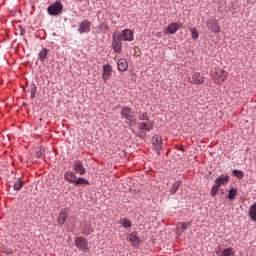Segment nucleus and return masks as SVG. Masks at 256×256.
Instances as JSON below:
<instances>
[{
    "label": "nucleus",
    "mask_w": 256,
    "mask_h": 256,
    "mask_svg": "<svg viewBox=\"0 0 256 256\" xmlns=\"http://www.w3.org/2000/svg\"><path fill=\"white\" fill-rule=\"evenodd\" d=\"M113 74V67L111 65L106 64L103 66V71H102V79L104 83H107L109 79H111V75Z\"/></svg>",
    "instance_id": "8"
},
{
    "label": "nucleus",
    "mask_w": 256,
    "mask_h": 256,
    "mask_svg": "<svg viewBox=\"0 0 256 256\" xmlns=\"http://www.w3.org/2000/svg\"><path fill=\"white\" fill-rule=\"evenodd\" d=\"M181 186V183H179V182H175L173 185H172V187H171V193L173 194V195H175V193H177V191H179V187Z\"/></svg>",
    "instance_id": "29"
},
{
    "label": "nucleus",
    "mask_w": 256,
    "mask_h": 256,
    "mask_svg": "<svg viewBox=\"0 0 256 256\" xmlns=\"http://www.w3.org/2000/svg\"><path fill=\"white\" fill-rule=\"evenodd\" d=\"M128 68L129 64L126 59L122 58L118 61V71H127Z\"/></svg>",
    "instance_id": "19"
},
{
    "label": "nucleus",
    "mask_w": 256,
    "mask_h": 256,
    "mask_svg": "<svg viewBox=\"0 0 256 256\" xmlns=\"http://www.w3.org/2000/svg\"><path fill=\"white\" fill-rule=\"evenodd\" d=\"M47 55H49V50L47 48H43L39 53H38V59L41 61V63L45 62V59H47Z\"/></svg>",
    "instance_id": "21"
},
{
    "label": "nucleus",
    "mask_w": 256,
    "mask_h": 256,
    "mask_svg": "<svg viewBox=\"0 0 256 256\" xmlns=\"http://www.w3.org/2000/svg\"><path fill=\"white\" fill-rule=\"evenodd\" d=\"M210 193H211V196H212V197H216V196H217V193H219V187L216 186V184H215V185L212 187Z\"/></svg>",
    "instance_id": "33"
},
{
    "label": "nucleus",
    "mask_w": 256,
    "mask_h": 256,
    "mask_svg": "<svg viewBox=\"0 0 256 256\" xmlns=\"http://www.w3.org/2000/svg\"><path fill=\"white\" fill-rule=\"evenodd\" d=\"M73 185H89V181L84 178H78L77 180H74Z\"/></svg>",
    "instance_id": "26"
},
{
    "label": "nucleus",
    "mask_w": 256,
    "mask_h": 256,
    "mask_svg": "<svg viewBox=\"0 0 256 256\" xmlns=\"http://www.w3.org/2000/svg\"><path fill=\"white\" fill-rule=\"evenodd\" d=\"M41 155H43V153H41V151L36 152L35 157H37V159H39V157H41Z\"/></svg>",
    "instance_id": "35"
},
{
    "label": "nucleus",
    "mask_w": 256,
    "mask_h": 256,
    "mask_svg": "<svg viewBox=\"0 0 256 256\" xmlns=\"http://www.w3.org/2000/svg\"><path fill=\"white\" fill-rule=\"evenodd\" d=\"M123 40L121 36H114L113 37V49L115 53H121V49L123 48Z\"/></svg>",
    "instance_id": "11"
},
{
    "label": "nucleus",
    "mask_w": 256,
    "mask_h": 256,
    "mask_svg": "<svg viewBox=\"0 0 256 256\" xmlns=\"http://www.w3.org/2000/svg\"><path fill=\"white\" fill-rule=\"evenodd\" d=\"M76 247H78V249H80L81 251H89L88 247V243H87V239L83 238V237H79L76 239Z\"/></svg>",
    "instance_id": "14"
},
{
    "label": "nucleus",
    "mask_w": 256,
    "mask_h": 256,
    "mask_svg": "<svg viewBox=\"0 0 256 256\" xmlns=\"http://www.w3.org/2000/svg\"><path fill=\"white\" fill-rule=\"evenodd\" d=\"M22 187H23V181H21V179H17L16 182L14 183V190L21 191Z\"/></svg>",
    "instance_id": "28"
},
{
    "label": "nucleus",
    "mask_w": 256,
    "mask_h": 256,
    "mask_svg": "<svg viewBox=\"0 0 256 256\" xmlns=\"http://www.w3.org/2000/svg\"><path fill=\"white\" fill-rule=\"evenodd\" d=\"M127 241L131 243L132 247H139V244L141 243V240L139 239L137 232L130 233L127 237Z\"/></svg>",
    "instance_id": "10"
},
{
    "label": "nucleus",
    "mask_w": 256,
    "mask_h": 256,
    "mask_svg": "<svg viewBox=\"0 0 256 256\" xmlns=\"http://www.w3.org/2000/svg\"><path fill=\"white\" fill-rule=\"evenodd\" d=\"M220 256H235V250L231 247H228L220 253Z\"/></svg>",
    "instance_id": "23"
},
{
    "label": "nucleus",
    "mask_w": 256,
    "mask_h": 256,
    "mask_svg": "<svg viewBox=\"0 0 256 256\" xmlns=\"http://www.w3.org/2000/svg\"><path fill=\"white\" fill-rule=\"evenodd\" d=\"M229 183V176L221 175L215 180V185L219 188L221 185H227Z\"/></svg>",
    "instance_id": "18"
},
{
    "label": "nucleus",
    "mask_w": 256,
    "mask_h": 256,
    "mask_svg": "<svg viewBox=\"0 0 256 256\" xmlns=\"http://www.w3.org/2000/svg\"><path fill=\"white\" fill-rule=\"evenodd\" d=\"M121 116L122 119L126 120V123L129 125V127H133V125H135V123H137V118L135 117V112L133 111V109L124 106L121 109Z\"/></svg>",
    "instance_id": "1"
},
{
    "label": "nucleus",
    "mask_w": 256,
    "mask_h": 256,
    "mask_svg": "<svg viewBox=\"0 0 256 256\" xmlns=\"http://www.w3.org/2000/svg\"><path fill=\"white\" fill-rule=\"evenodd\" d=\"M78 32L80 35L83 33H91V22L89 20H83L78 24Z\"/></svg>",
    "instance_id": "6"
},
{
    "label": "nucleus",
    "mask_w": 256,
    "mask_h": 256,
    "mask_svg": "<svg viewBox=\"0 0 256 256\" xmlns=\"http://www.w3.org/2000/svg\"><path fill=\"white\" fill-rule=\"evenodd\" d=\"M65 181H68V183H75V179H77V175L73 171H67L64 174Z\"/></svg>",
    "instance_id": "17"
},
{
    "label": "nucleus",
    "mask_w": 256,
    "mask_h": 256,
    "mask_svg": "<svg viewBox=\"0 0 256 256\" xmlns=\"http://www.w3.org/2000/svg\"><path fill=\"white\" fill-rule=\"evenodd\" d=\"M152 144L154 149L157 151V155H161V150L163 149V141L161 136L155 135L152 137Z\"/></svg>",
    "instance_id": "7"
},
{
    "label": "nucleus",
    "mask_w": 256,
    "mask_h": 256,
    "mask_svg": "<svg viewBox=\"0 0 256 256\" xmlns=\"http://www.w3.org/2000/svg\"><path fill=\"white\" fill-rule=\"evenodd\" d=\"M140 121H148L149 119L147 118V113H143L139 116Z\"/></svg>",
    "instance_id": "34"
},
{
    "label": "nucleus",
    "mask_w": 256,
    "mask_h": 256,
    "mask_svg": "<svg viewBox=\"0 0 256 256\" xmlns=\"http://www.w3.org/2000/svg\"><path fill=\"white\" fill-rule=\"evenodd\" d=\"M206 25L208 29H210V31H212L213 33H221V26L219 25V20L213 18L209 19L206 22Z\"/></svg>",
    "instance_id": "4"
},
{
    "label": "nucleus",
    "mask_w": 256,
    "mask_h": 256,
    "mask_svg": "<svg viewBox=\"0 0 256 256\" xmlns=\"http://www.w3.org/2000/svg\"><path fill=\"white\" fill-rule=\"evenodd\" d=\"M190 83L193 85H203L205 83V78L199 72L192 73V79Z\"/></svg>",
    "instance_id": "9"
},
{
    "label": "nucleus",
    "mask_w": 256,
    "mask_h": 256,
    "mask_svg": "<svg viewBox=\"0 0 256 256\" xmlns=\"http://www.w3.org/2000/svg\"><path fill=\"white\" fill-rule=\"evenodd\" d=\"M141 131H151L153 129V123L151 120H145L139 124Z\"/></svg>",
    "instance_id": "16"
},
{
    "label": "nucleus",
    "mask_w": 256,
    "mask_h": 256,
    "mask_svg": "<svg viewBox=\"0 0 256 256\" xmlns=\"http://www.w3.org/2000/svg\"><path fill=\"white\" fill-rule=\"evenodd\" d=\"M121 225H122V227H124V229H129L131 227L132 223H131V220L124 218L121 221Z\"/></svg>",
    "instance_id": "27"
},
{
    "label": "nucleus",
    "mask_w": 256,
    "mask_h": 256,
    "mask_svg": "<svg viewBox=\"0 0 256 256\" xmlns=\"http://www.w3.org/2000/svg\"><path fill=\"white\" fill-rule=\"evenodd\" d=\"M236 196H237V189L232 188V189L229 191L228 199H235Z\"/></svg>",
    "instance_id": "32"
},
{
    "label": "nucleus",
    "mask_w": 256,
    "mask_h": 256,
    "mask_svg": "<svg viewBox=\"0 0 256 256\" xmlns=\"http://www.w3.org/2000/svg\"><path fill=\"white\" fill-rule=\"evenodd\" d=\"M182 27L179 22L170 23L164 30V35H175V33Z\"/></svg>",
    "instance_id": "5"
},
{
    "label": "nucleus",
    "mask_w": 256,
    "mask_h": 256,
    "mask_svg": "<svg viewBox=\"0 0 256 256\" xmlns=\"http://www.w3.org/2000/svg\"><path fill=\"white\" fill-rule=\"evenodd\" d=\"M47 11L49 15H52L55 17L63 11V4L59 1H56L55 3H53L47 8Z\"/></svg>",
    "instance_id": "3"
},
{
    "label": "nucleus",
    "mask_w": 256,
    "mask_h": 256,
    "mask_svg": "<svg viewBox=\"0 0 256 256\" xmlns=\"http://www.w3.org/2000/svg\"><path fill=\"white\" fill-rule=\"evenodd\" d=\"M73 170L80 175H85V173H87V170L83 167V162H81V160L74 161Z\"/></svg>",
    "instance_id": "13"
},
{
    "label": "nucleus",
    "mask_w": 256,
    "mask_h": 256,
    "mask_svg": "<svg viewBox=\"0 0 256 256\" xmlns=\"http://www.w3.org/2000/svg\"><path fill=\"white\" fill-rule=\"evenodd\" d=\"M29 93L30 98L35 99V95L37 94V86L34 83L30 85Z\"/></svg>",
    "instance_id": "24"
},
{
    "label": "nucleus",
    "mask_w": 256,
    "mask_h": 256,
    "mask_svg": "<svg viewBox=\"0 0 256 256\" xmlns=\"http://www.w3.org/2000/svg\"><path fill=\"white\" fill-rule=\"evenodd\" d=\"M233 175L234 177H237V179H243V177H245V172L241 171V170H233Z\"/></svg>",
    "instance_id": "25"
},
{
    "label": "nucleus",
    "mask_w": 256,
    "mask_h": 256,
    "mask_svg": "<svg viewBox=\"0 0 256 256\" xmlns=\"http://www.w3.org/2000/svg\"><path fill=\"white\" fill-rule=\"evenodd\" d=\"M221 251H217L216 253H217V255H219V253H220Z\"/></svg>",
    "instance_id": "36"
},
{
    "label": "nucleus",
    "mask_w": 256,
    "mask_h": 256,
    "mask_svg": "<svg viewBox=\"0 0 256 256\" xmlns=\"http://www.w3.org/2000/svg\"><path fill=\"white\" fill-rule=\"evenodd\" d=\"M100 29L102 33H107V31H109V24H107V22H103L100 24Z\"/></svg>",
    "instance_id": "31"
},
{
    "label": "nucleus",
    "mask_w": 256,
    "mask_h": 256,
    "mask_svg": "<svg viewBox=\"0 0 256 256\" xmlns=\"http://www.w3.org/2000/svg\"><path fill=\"white\" fill-rule=\"evenodd\" d=\"M211 75L214 83H217L218 85H221V83H224V81L227 79V72H225L223 68L212 69Z\"/></svg>",
    "instance_id": "2"
},
{
    "label": "nucleus",
    "mask_w": 256,
    "mask_h": 256,
    "mask_svg": "<svg viewBox=\"0 0 256 256\" xmlns=\"http://www.w3.org/2000/svg\"><path fill=\"white\" fill-rule=\"evenodd\" d=\"M120 38L122 41H133L134 32L131 29H125L120 33Z\"/></svg>",
    "instance_id": "12"
},
{
    "label": "nucleus",
    "mask_w": 256,
    "mask_h": 256,
    "mask_svg": "<svg viewBox=\"0 0 256 256\" xmlns=\"http://www.w3.org/2000/svg\"><path fill=\"white\" fill-rule=\"evenodd\" d=\"M59 225H65V221H67V210H62L57 219Z\"/></svg>",
    "instance_id": "20"
},
{
    "label": "nucleus",
    "mask_w": 256,
    "mask_h": 256,
    "mask_svg": "<svg viewBox=\"0 0 256 256\" xmlns=\"http://www.w3.org/2000/svg\"><path fill=\"white\" fill-rule=\"evenodd\" d=\"M190 31H191L192 39H194V41H197V39H199V32L197 31V29L192 28L190 29Z\"/></svg>",
    "instance_id": "30"
},
{
    "label": "nucleus",
    "mask_w": 256,
    "mask_h": 256,
    "mask_svg": "<svg viewBox=\"0 0 256 256\" xmlns=\"http://www.w3.org/2000/svg\"><path fill=\"white\" fill-rule=\"evenodd\" d=\"M189 225H191V223L179 222L176 226L177 235H183V231L187 230Z\"/></svg>",
    "instance_id": "15"
},
{
    "label": "nucleus",
    "mask_w": 256,
    "mask_h": 256,
    "mask_svg": "<svg viewBox=\"0 0 256 256\" xmlns=\"http://www.w3.org/2000/svg\"><path fill=\"white\" fill-rule=\"evenodd\" d=\"M249 217L252 221H256V203L250 206Z\"/></svg>",
    "instance_id": "22"
}]
</instances>
